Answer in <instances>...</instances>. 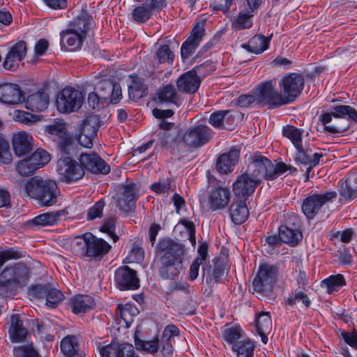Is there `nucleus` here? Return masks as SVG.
I'll return each instance as SVG.
<instances>
[{
  "label": "nucleus",
  "mask_w": 357,
  "mask_h": 357,
  "mask_svg": "<svg viewBox=\"0 0 357 357\" xmlns=\"http://www.w3.org/2000/svg\"><path fill=\"white\" fill-rule=\"evenodd\" d=\"M73 252L89 261H100L111 250V245L105 240L88 232L75 237L70 243Z\"/></svg>",
  "instance_id": "nucleus-1"
},
{
  "label": "nucleus",
  "mask_w": 357,
  "mask_h": 357,
  "mask_svg": "<svg viewBox=\"0 0 357 357\" xmlns=\"http://www.w3.org/2000/svg\"><path fill=\"white\" fill-rule=\"evenodd\" d=\"M26 194L38 201L43 206H51L56 204L60 195L56 183L50 179H43L40 176L30 178L24 185Z\"/></svg>",
  "instance_id": "nucleus-2"
},
{
  "label": "nucleus",
  "mask_w": 357,
  "mask_h": 357,
  "mask_svg": "<svg viewBox=\"0 0 357 357\" xmlns=\"http://www.w3.org/2000/svg\"><path fill=\"white\" fill-rule=\"evenodd\" d=\"M90 17L84 12L72 22L68 29L60 33V43L63 49L76 51L81 48L90 29Z\"/></svg>",
  "instance_id": "nucleus-3"
},
{
  "label": "nucleus",
  "mask_w": 357,
  "mask_h": 357,
  "mask_svg": "<svg viewBox=\"0 0 357 357\" xmlns=\"http://www.w3.org/2000/svg\"><path fill=\"white\" fill-rule=\"evenodd\" d=\"M290 168L291 166L282 162L274 164L268 158L255 154L252 157L247 171L250 176L260 185L263 178L266 181L275 180Z\"/></svg>",
  "instance_id": "nucleus-4"
},
{
  "label": "nucleus",
  "mask_w": 357,
  "mask_h": 357,
  "mask_svg": "<svg viewBox=\"0 0 357 357\" xmlns=\"http://www.w3.org/2000/svg\"><path fill=\"white\" fill-rule=\"evenodd\" d=\"M278 275L277 266L269 264H261L252 281L254 291L264 296H270L273 293Z\"/></svg>",
  "instance_id": "nucleus-5"
},
{
  "label": "nucleus",
  "mask_w": 357,
  "mask_h": 357,
  "mask_svg": "<svg viewBox=\"0 0 357 357\" xmlns=\"http://www.w3.org/2000/svg\"><path fill=\"white\" fill-rule=\"evenodd\" d=\"M354 122H357V110L349 105H337L332 108L331 112L325 113L321 115V120L324 126V130L331 134H337L346 131L348 129L347 126H333L328 125L332 120V117L345 118Z\"/></svg>",
  "instance_id": "nucleus-6"
},
{
  "label": "nucleus",
  "mask_w": 357,
  "mask_h": 357,
  "mask_svg": "<svg viewBox=\"0 0 357 357\" xmlns=\"http://www.w3.org/2000/svg\"><path fill=\"white\" fill-rule=\"evenodd\" d=\"M257 104L277 107L287 104L285 98L275 88L272 81L260 84L255 89Z\"/></svg>",
  "instance_id": "nucleus-7"
},
{
  "label": "nucleus",
  "mask_w": 357,
  "mask_h": 357,
  "mask_svg": "<svg viewBox=\"0 0 357 357\" xmlns=\"http://www.w3.org/2000/svg\"><path fill=\"white\" fill-rule=\"evenodd\" d=\"M29 295L34 299L45 298V305L54 308L63 298V294L50 283L32 285L29 289Z\"/></svg>",
  "instance_id": "nucleus-8"
},
{
  "label": "nucleus",
  "mask_w": 357,
  "mask_h": 357,
  "mask_svg": "<svg viewBox=\"0 0 357 357\" xmlns=\"http://www.w3.org/2000/svg\"><path fill=\"white\" fill-rule=\"evenodd\" d=\"M84 101L81 91L72 87H66L58 93L56 104L61 113H70L78 110Z\"/></svg>",
  "instance_id": "nucleus-9"
},
{
  "label": "nucleus",
  "mask_w": 357,
  "mask_h": 357,
  "mask_svg": "<svg viewBox=\"0 0 357 357\" xmlns=\"http://www.w3.org/2000/svg\"><path fill=\"white\" fill-rule=\"evenodd\" d=\"M56 172L61 180L66 183L77 181L83 178L85 174L81 165L68 156L58 160Z\"/></svg>",
  "instance_id": "nucleus-10"
},
{
  "label": "nucleus",
  "mask_w": 357,
  "mask_h": 357,
  "mask_svg": "<svg viewBox=\"0 0 357 357\" xmlns=\"http://www.w3.org/2000/svg\"><path fill=\"white\" fill-rule=\"evenodd\" d=\"M45 131L55 137L54 139L59 141V148L63 153L70 154V149L73 147V142L68 132L67 124L63 119L54 120L45 126Z\"/></svg>",
  "instance_id": "nucleus-11"
},
{
  "label": "nucleus",
  "mask_w": 357,
  "mask_h": 357,
  "mask_svg": "<svg viewBox=\"0 0 357 357\" xmlns=\"http://www.w3.org/2000/svg\"><path fill=\"white\" fill-rule=\"evenodd\" d=\"M304 77L298 73H290L285 75L280 82L283 93V98L287 103L294 101L303 89Z\"/></svg>",
  "instance_id": "nucleus-12"
},
{
  "label": "nucleus",
  "mask_w": 357,
  "mask_h": 357,
  "mask_svg": "<svg viewBox=\"0 0 357 357\" xmlns=\"http://www.w3.org/2000/svg\"><path fill=\"white\" fill-rule=\"evenodd\" d=\"M335 191H328L324 194H314L305 198L302 204V210L307 219H312L320 208L326 203L336 198Z\"/></svg>",
  "instance_id": "nucleus-13"
},
{
  "label": "nucleus",
  "mask_w": 357,
  "mask_h": 357,
  "mask_svg": "<svg viewBox=\"0 0 357 357\" xmlns=\"http://www.w3.org/2000/svg\"><path fill=\"white\" fill-rule=\"evenodd\" d=\"M211 129L199 124L189 128L183 135V142L188 146L197 148L207 144L212 137Z\"/></svg>",
  "instance_id": "nucleus-14"
},
{
  "label": "nucleus",
  "mask_w": 357,
  "mask_h": 357,
  "mask_svg": "<svg viewBox=\"0 0 357 357\" xmlns=\"http://www.w3.org/2000/svg\"><path fill=\"white\" fill-rule=\"evenodd\" d=\"M79 164L85 171L93 174H107L110 172V167L97 153H82L79 158Z\"/></svg>",
  "instance_id": "nucleus-15"
},
{
  "label": "nucleus",
  "mask_w": 357,
  "mask_h": 357,
  "mask_svg": "<svg viewBox=\"0 0 357 357\" xmlns=\"http://www.w3.org/2000/svg\"><path fill=\"white\" fill-rule=\"evenodd\" d=\"M204 20L198 21L194 26L190 36L185 41L181 48L183 59H188L195 51L204 35Z\"/></svg>",
  "instance_id": "nucleus-16"
},
{
  "label": "nucleus",
  "mask_w": 357,
  "mask_h": 357,
  "mask_svg": "<svg viewBox=\"0 0 357 357\" xmlns=\"http://www.w3.org/2000/svg\"><path fill=\"white\" fill-rule=\"evenodd\" d=\"M184 252L183 247L181 244L170 239L160 241L158 245L160 261H162L163 257H167L170 263L175 261V259H178V262H183Z\"/></svg>",
  "instance_id": "nucleus-17"
},
{
  "label": "nucleus",
  "mask_w": 357,
  "mask_h": 357,
  "mask_svg": "<svg viewBox=\"0 0 357 357\" xmlns=\"http://www.w3.org/2000/svg\"><path fill=\"white\" fill-rule=\"evenodd\" d=\"M259 184L246 170L245 173L239 175L233 183V191L236 196L245 199L255 192Z\"/></svg>",
  "instance_id": "nucleus-18"
},
{
  "label": "nucleus",
  "mask_w": 357,
  "mask_h": 357,
  "mask_svg": "<svg viewBox=\"0 0 357 357\" xmlns=\"http://www.w3.org/2000/svg\"><path fill=\"white\" fill-rule=\"evenodd\" d=\"M114 278L117 287L121 290L135 289L139 286L136 271L128 266L119 268L115 272Z\"/></svg>",
  "instance_id": "nucleus-19"
},
{
  "label": "nucleus",
  "mask_w": 357,
  "mask_h": 357,
  "mask_svg": "<svg viewBox=\"0 0 357 357\" xmlns=\"http://www.w3.org/2000/svg\"><path fill=\"white\" fill-rule=\"evenodd\" d=\"M297 153L295 156V160L297 164H302L304 165H308L307 171L305 172V179L307 181L309 179V174L310 171L317 166L320 159L324 156L322 153H312V151L308 148L304 149L303 146H301V149H296Z\"/></svg>",
  "instance_id": "nucleus-20"
},
{
  "label": "nucleus",
  "mask_w": 357,
  "mask_h": 357,
  "mask_svg": "<svg viewBox=\"0 0 357 357\" xmlns=\"http://www.w3.org/2000/svg\"><path fill=\"white\" fill-rule=\"evenodd\" d=\"M24 100L22 91L15 84H0V102L7 105H17Z\"/></svg>",
  "instance_id": "nucleus-21"
},
{
  "label": "nucleus",
  "mask_w": 357,
  "mask_h": 357,
  "mask_svg": "<svg viewBox=\"0 0 357 357\" xmlns=\"http://www.w3.org/2000/svg\"><path fill=\"white\" fill-rule=\"evenodd\" d=\"M231 198V192L229 188L218 187L213 189L208 197L210 208L213 211L225 208L229 204Z\"/></svg>",
  "instance_id": "nucleus-22"
},
{
  "label": "nucleus",
  "mask_w": 357,
  "mask_h": 357,
  "mask_svg": "<svg viewBox=\"0 0 357 357\" xmlns=\"http://www.w3.org/2000/svg\"><path fill=\"white\" fill-rule=\"evenodd\" d=\"M200 82V78L192 70L182 74L176 81V86L179 91L193 93L198 89Z\"/></svg>",
  "instance_id": "nucleus-23"
},
{
  "label": "nucleus",
  "mask_w": 357,
  "mask_h": 357,
  "mask_svg": "<svg viewBox=\"0 0 357 357\" xmlns=\"http://www.w3.org/2000/svg\"><path fill=\"white\" fill-rule=\"evenodd\" d=\"M13 147L17 156H22L31 152L33 149V137L25 132L21 131L13 136Z\"/></svg>",
  "instance_id": "nucleus-24"
},
{
  "label": "nucleus",
  "mask_w": 357,
  "mask_h": 357,
  "mask_svg": "<svg viewBox=\"0 0 357 357\" xmlns=\"http://www.w3.org/2000/svg\"><path fill=\"white\" fill-rule=\"evenodd\" d=\"M137 199L136 185L128 184L123 187L122 196L117 200V206L124 212H130L134 208Z\"/></svg>",
  "instance_id": "nucleus-25"
},
{
  "label": "nucleus",
  "mask_w": 357,
  "mask_h": 357,
  "mask_svg": "<svg viewBox=\"0 0 357 357\" xmlns=\"http://www.w3.org/2000/svg\"><path fill=\"white\" fill-rule=\"evenodd\" d=\"M238 158L239 151L236 149H231L228 153L222 154L216 162L217 170L220 174H227L232 171Z\"/></svg>",
  "instance_id": "nucleus-26"
},
{
  "label": "nucleus",
  "mask_w": 357,
  "mask_h": 357,
  "mask_svg": "<svg viewBox=\"0 0 357 357\" xmlns=\"http://www.w3.org/2000/svg\"><path fill=\"white\" fill-rule=\"evenodd\" d=\"M8 334L13 342H21L26 339L27 330L23 326L22 320L19 314H15L10 317Z\"/></svg>",
  "instance_id": "nucleus-27"
},
{
  "label": "nucleus",
  "mask_w": 357,
  "mask_h": 357,
  "mask_svg": "<svg viewBox=\"0 0 357 357\" xmlns=\"http://www.w3.org/2000/svg\"><path fill=\"white\" fill-rule=\"evenodd\" d=\"M339 193L341 200L350 201L357 197V174H353L342 181Z\"/></svg>",
  "instance_id": "nucleus-28"
},
{
  "label": "nucleus",
  "mask_w": 357,
  "mask_h": 357,
  "mask_svg": "<svg viewBox=\"0 0 357 357\" xmlns=\"http://www.w3.org/2000/svg\"><path fill=\"white\" fill-rule=\"evenodd\" d=\"M69 305L72 311L76 314L86 313L95 306L94 299L88 295H77L72 297L70 300Z\"/></svg>",
  "instance_id": "nucleus-29"
},
{
  "label": "nucleus",
  "mask_w": 357,
  "mask_h": 357,
  "mask_svg": "<svg viewBox=\"0 0 357 357\" xmlns=\"http://www.w3.org/2000/svg\"><path fill=\"white\" fill-rule=\"evenodd\" d=\"M67 213L64 210L52 211L40 214L30 220L29 223L36 226H52L59 222L61 217Z\"/></svg>",
  "instance_id": "nucleus-30"
},
{
  "label": "nucleus",
  "mask_w": 357,
  "mask_h": 357,
  "mask_svg": "<svg viewBox=\"0 0 357 357\" xmlns=\"http://www.w3.org/2000/svg\"><path fill=\"white\" fill-rule=\"evenodd\" d=\"M26 104L32 111H43L49 104V95L45 89H40L28 97Z\"/></svg>",
  "instance_id": "nucleus-31"
},
{
  "label": "nucleus",
  "mask_w": 357,
  "mask_h": 357,
  "mask_svg": "<svg viewBox=\"0 0 357 357\" xmlns=\"http://www.w3.org/2000/svg\"><path fill=\"white\" fill-rule=\"evenodd\" d=\"M272 329V321L268 312H261L256 319V331L264 344L268 342V335Z\"/></svg>",
  "instance_id": "nucleus-32"
},
{
  "label": "nucleus",
  "mask_w": 357,
  "mask_h": 357,
  "mask_svg": "<svg viewBox=\"0 0 357 357\" xmlns=\"http://www.w3.org/2000/svg\"><path fill=\"white\" fill-rule=\"evenodd\" d=\"M181 269L182 262H178V259L170 263L167 257H163L160 261L159 273L163 279H173L178 275Z\"/></svg>",
  "instance_id": "nucleus-33"
},
{
  "label": "nucleus",
  "mask_w": 357,
  "mask_h": 357,
  "mask_svg": "<svg viewBox=\"0 0 357 357\" xmlns=\"http://www.w3.org/2000/svg\"><path fill=\"white\" fill-rule=\"evenodd\" d=\"M230 216L235 224L243 223L249 216V211L245 202H233L230 207Z\"/></svg>",
  "instance_id": "nucleus-34"
},
{
  "label": "nucleus",
  "mask_w": 357,
  "mask_h": 357,
  "mask_svg": "<svg viewBox=\"0 0 357 357\" xmlns=\"http://www.w3.org/2000/svg\"><path fill=\"white\" fill-rule=\"evenodd\" d=\"M138 309L132 304L119 305L116 312L117 318L122 320L125 327L128 328L133 322L134 317L138 314Z\"/></svg>",
  "instance_id": "nucleus-35"
},
{
  "label": "nucleus",
  "mask_w": 357,
  "mask_h": 357,
  "mask_svg": "<svg viewBox=\"0 0 357 357\" xmlns=\"http://www.w3.org/2000/svg\"><path fill=\"white\" fill-rule=\"evenodd\" d=\"M279 235L281 242L291 245H296L301 241L303 235L298 229H292L285 225L279 227Z\"/></svg>",
  "instance_id": "nucleus-36"
},
{
  "label": "nucleus",
  "mask_w": 357,
  "mask_h": 357,
  "mask_svg": "<svg viewBox=\"0 0 357 357\" xmlns=\"http://www.w3.org/2000/svg\"><path fill=\"white\" fill-rule=\"evenodd\" d=\"M269 45V40L261 35L253 36L248 44L243 45V47L250 52L261 54L265 51Z\"/></svg>",
  "instance_id": "nucleus-37"
},
{
  "label": "nucleus",
  "mask_w": 357,
  "mask_h": 357,
  "mask_svg": "<svg viewBox=\"0 0 357 357\" xmlns=\"http://www.w3.org/2000/svg\"><path fill=\"white\" fill-rule=\"evenodd\" d=\"M130 97L139 99L147 94V87L142 78L137 76L130 77V83L128 85Z\"/></svg>",
  "instance_id": "nucleus-38"
},
{
  "label": "nucleus",
  "mask_w": 357,
  "mask_h": 357,
  "mask_svg": "<svg viewBox=\"0 0 357 357\" xmlns=\"http://www.w3.org/2000/svg\"><path fill=\"white\" fill-rule=\"evenodd\" d=\"M232 120H234V117L231 114L230 110H222L212 113L210 115L208 122L214 128L218 129H222L225 128V121L227 122Z\"/></svg>",
  "instance_id": "nucleus-39"
},
{
  "label": "nucleus",
  "mask_w": 357,
  "mask_h": 357,
  "mask_svg": "<svg viewBox=\"0 0 357 357\" xmlns=\"http://www.w3.org/2000/svg\"><path fill=\"white\" fill-rule=\"evenodd\" d=\"M99 127V117L97 115H91L83 121L80 126L79 131L96 137Z\"/></svg>",
  "instance_id": "nucleus-40"
},
{
  "label": "nucleus",
  "mask_w": 357,
  "mask_h": 357,
  "mask_svg": "<svg viewBox=\"0 0 357 357\" xmlns=\"http://www.w3.org/2000/svg\"><path fill=\"white\" fill-rule=\"evenodd\" d=\"M158 96L161 102L173 103L178 106V98L174 86L172 84H167L161 88L158 91Z\"/></svg>",
  "instance_id": "nucleus-41"
},
{
  "label": "nucleus",
  "mask_w": 357,
  "mask_h": 357,
  "mask_svg": "<svg viewBox=\"0 0 357 357\" xmlns=\"http://www.w3.org/2000/svg\"><path fill=\"white\" fill-rule=\"evenodd\" d=\"M102 87L107 89V100L110 98V102L113 104L117 103L121 98V88L117 83H113L111 81H105L102 82Z\"/></svg>",
  "instance_id": "nucleus-42"
},
{
  "label": "nucleus",
  "mask_w": 357,
  "mask_h": 357,
  "mask_svg": "<svg viewBox=\"0 0 357 357\" xmlns=\"http://www.w3.org/2000/svg\"><path fill=\"white\" fill-rule=\"evenodd\" d=\"M135 344L137 350L144 351L151 354L157 353L159 349V343L157 339L149 341L142 340L137 336V332L135 333Z\"/></svg>",
  "instance_id": "nucleus-43"
},
{
  "label": "nucleus",
  "mask_w": 357,
  "mask_h": 357,
  "mask_svg": "<svg viewBox=\"0 0 357 357\" xmlns=\"http://www.w3.org/2000/svg\"><path fill=\"white\" fill-rule=\"evenodd\" d=\"M255 346L249 340H243L232 347L233 351L237 353V357H253Z\"/></svg>",
  "instance_id": "nucleus-44"
},
{
  "label": "nucleus",
  "mask_w": 357,
  "mask_h": 357,
  "mask_svg": "<svg viewBox=\"0 0 357 357\" xmlns=\"http://www.w3.org/2000/svg\"><path fill=\"white\" fill-rule=\"evenodd\" d=\"M78 344L74 335H68L63 338L61 342V349L66 356H74L77 351Z\"/></svg>",
  "instance_id": "nucleus-45"
},
{
  "label": "nucleus",
  "mask_w": 357,
  "mask_h": 357,
  "mask_svg": "<svg viewBox=\"0 0 357 357\" xmlns=\"http://www.w3.org/2000/svg\"><path fill=\"white\" fill-rule=\"evenodd\" d=\"M282 134L289 139L296 149H301L302 146V132L292 126H287L283 128Z\"/></svg>",
  "instance_id": "nucleus-46"
},
{
  "label": "nucleus",
  "mask_w": 357,
  "mask_h": 357,
  "mask_svg": "<svg viewBox=\"0 0 357 357\" xmlns=\"http://www.w3.org/2000/svg\"><path fill=\"white\" fill-rule=\"evenodd\" d=\"M15 271V285L25 284L30 278V268L24 264H17L13 266Z\"/></svg>",
  "instance_id": "nucleus-47"
},
{
  "label": "nucleus",
  "mask_w": 357,
  "mask_h": 357,
  "mask_svg": "<svg viewBox=\"0 0 357 357\" xmlns=\"http://www.w3.org/2000/svg\"><path fill=\"white\" fill-rule=\"evenodd\" d=\"M36 169L43 167L50 160V154L43 149H38L29 157Z\"/></svg>",
  "instance_id": "nucleus-48"
},
{
  "label": "nucleus",
  "mask_w": 357,
  "mask_h": 357,
  "mask_svg": "<svg viewBox=\"0 0 357 357\" xmlns=\"http://www.w3.org/2000/svg\"><path fill=\"white\" fill-rule=\"evenodd\" d=\"M345 284L344 279L340 274L331 275L322 281V287L327 288L328 293H332L337 290V288Z\"/></svg>",
  "instance_id": "nucleus-49"
},
{
  "label": "nucleus",
  "mask_w": 357,
  "mask_h": 357,
  "mask_svg": "<svg viewBox=\"0 0 357 357\" xmlns=\"http://www.w3.org/2000/svg\"><path fill=\"white\" fill-rule=\"evenodd\" d=\"M151 15L152 14L145 3L135 7L132 12L133 20L138 23H144Z\"/></svg>",
  "instance_id": "nucleus-50"
},
{
  "label": "nucleus",
  "mask_w": 357,
  "mask_h": 357,
  "mask_svg": "<svg viewBox=\"0 0 357 357\" xmlns=\"http://www.w3.org/2000/svg\"><path fill=\"white\" fill-rule=\"evenodd\" d=\"M24 256V253L16 248H9L0 251V268L8 261L18 259Z\"/></svg>",
  "instance_id": "nucleus-51"
},
{
  "label": "nucleus",
  "mask_w": 357,
  "mask_h": 357,
  "mask_svg": "<svg viewBox=\"0 0 357 357\" xmlns=\"http://www.w3.org/2000/svg\"><path fill=\"white\" fill-rule=\"evenodd\" d=\"M252 17H253V14L250 13L248 10L245 13L241 12L234 21L235 28L238 30L250 28L252 24Z\"/></svg>",
  "instance_id": "nucleus-52"
},
{
  "label": "nucleus",
  "mask_w": 357,
  "mask_h": 357,
  "mask_svg": "<svg viewBox=\"0 0 357 357\" xmlns=\"http://www.w3.org/2000/svg\"><path fill=\"white\" fill-rule=\"evenodd\" d=\"M285 302L289 305H296L299 302H302L306 307H309L311 304L310 299L307 295L298 290H296L293 294L285 301Z\"/></svg>",
  "instance_id": "nucleus-53"
},
{
  "label": "nucleus",
  "mask_w": 357,
  "mask_h": 357,
  "mask_svg": "<svg viewBox=\"0 0 357 357\" xmlns=\"http://www.w3.org/2000/svg\"><path fill=\"white\" fill-rule=\"evenodd\" d=\"M13 353L15 357H39L38 353L32 344L15 347Z\"/></svg>",
  "instance_id": "nucleus-54"
},
{
  "label": "nucleus",
  "mask_w": 357,
  "mask_h": 357,
  "mask_svg": "<svg viewBox=\"0 0 357 357\" xmlns=\"http://www.w3.org/2000/svg\"><path fill=\"white\" fill-rule=\"evenodd\" d=\"M156 57L160 63L165 62L172 63L174 55L169 45H164L158 50L156 52Z\"/></svg>",
  "instance_id": "nucleus-55"
},
{
  "label": "nucleus",
  "mask_w": 357,
  "mask_h": 357,
  "mask_svg": "<svg viewBox=\"0 0 357 357\" xmlns=\"http://www.w3.org/2000/svg\"><path fill=\"white\" fill-rule=\"evenodd\" d=\"M120 347L121 344L114 342L99 347L101 357H119Z\"/></svg>",
  "instance_id": "nucleus-56"
},
{
  "label": "nucleus",
  "mask_w": 357,
  "mask_h": 357,
  "mask_svg": "<svg viewBox=\"0 0 357 357\" xmlns=\"http://www.w3.org/2000/svg\"><path fill=\"white\" fill-rule=\"evenodd\" d=\"M107 100L105 94L98 95L96 92H91L88 96L89 105L93 109H99Z\"/></svg>",
  "instance_id": "nucleus-57"
},
{
  "label": "nucleus",
  "mask_w": 357,
  "mask_h": 357,
  "mask_svg": "<svg viewBox=\"0 0 357 357\" xmlns=\"http://www.w3.org/2000/svg\"><path fill=\"white\" fill-rule=\"evenodd\" d=\"M16 169L22 176H29L36 170L29 158L20 160L17 164Z\"/></svg>",
  "instance_id": "nucleus-58"
},
{
  "label": "nucleus",
  "mask_w": 357,
  "mask_h": 357,
  "mask_svg": "<svg viewBox=\"0 0 357 357\" xmlns=\"http://www.w3.org/2000/svg\"><path fill=\"white\" fill-rule=\"evenodd\" d=\"M12 160L9 144L3 139L0 138V162L9 164Z\"/></svg>",
  "instance_id": "nucleus-59"
},
{
  "label": "nucleus",
  "mask_w": 357,
  "mask_h": 357,
  "mask_svg": "<svg viewBox=\"0 0 357 357\" xmlns=\"http://www.w3.org/2000/svg\"><path fill=\"white\" fill-rule=\"evenodd\" d=\"M242 330L239 327H231L224 331L225 340L235 344V343L241 337Z\"/></svg>",
  "instance_id": "nucleus-60"
},
{
  "label": "nucleus",
  "mask_w": 357,
  "mask_h": 357,
  "mask_svg": "<svg viewBox=\"0 0 357 357\" xmlns=\"http://www.w3.org/2000/svg\"><path fill=\"white\" fill-rule=\"evenodd\" d=\"M105 206V202L102 200L97 202L93 206L89 208L86 216L88 220H93L102 215V211Z\"/></svg>",
  "instance_id": "nucleus-61"
},
{
  "label": "nucleus",
  "mask_w": 357,
  "mask_h": 357,
  "mask_svg": "<svg viewBox=\"0 0 357 357\" xmlns=\"http://www.w3.org/2000/svg\"><path fill=\"white\" fill-rule=\"evenodd\" d=\"M115 222L116 220L114 218H109L104 221L101 227V231L111 236L114 242L119 239L118 236L114 234Z\"/></svg>",
  "instance_id": "nucleus-62"
},
{
  "label": "nucleus",
  "mask_w": 357,
  "mask_h": 357,
  "mask_svg": "<svg viewBox=\"0 0 357 357\" xmlns=\"http://www.w3.org/2000/svg\"><path fill=\"white\" fill-rule=\"evenodd\" d=\"M9 52L13 54L15 58L22 61L26 54V45L25 42L22 40L18 42L13 46Z\"/></svg>",
  "instance_id": "nucleus-63"
},
{
  "label": "nucleus",
  "mask_w": 357,
  "mask_h": 357,
  "mask_svg": "<svg viewBox=\"0 0 357 357\" xmlns=\"http://www.w3.org/2000/svg\"><path fill=\"white\" fill-rule=\"evenodd\" d=\"M35 116L25 111L15 110L13 119L18 122L29 123L35 121Z\"/></svg>",
  "instance_id": "nucleus-64"
}]
</instances>
